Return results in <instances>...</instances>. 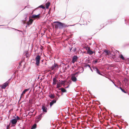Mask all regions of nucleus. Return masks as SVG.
<instances>
[{"label":"nucleus","mask_w":129,"mask_h":129,"mask_svg":"<svg viewBox=\"0 0 129 129\" xmlns=\"http://www.w3.org/2000/svg\"><path fill=\"white\" fill-rule=\"evenodd\" d=\"M58 90H61L63 93L66 92H67V90L62 87L58 88Z\"/></svg>","instance_id":"18"},{"label":"nucleus","mask_w":129,"mask_h":129,"mask_svg":"<svg viewBox=\"0 0 129 129\" xmlns=\"http://www.w3.org/2000/svg\"><path fill=\"white\" fill-rule=\"evenodd\" d=\"M42 110L44 114H45V113H46L47 112V109L46 107L44 105H42Z\"/></svg>","instance_id":"9"},{"label":"nucleus","mask_w":129,"mask_h":129,"mask_svg":"<svg viewBox=\"0 0 129 129\" xmlns=\"http://www.w3.org/2000/svg\"><path fill=\"white\" fill-rule=\"evenodd\" d=\"M40 59L41 57L39 55H37L36 57V64L37 66H39Z\"/></svg>","instance_id":"6"},{"label":"nucleus","mask_w":129,"mask_h":129,"mask_svg":"<svg viewBox=\"0 0 129 129\" xmlns=\"http://www.w3.org/2000/svg\"><path fill=\"white\" fill-rule=\"evenodd\" d=\"M124 81L125 83L126 84L127 83L128 81V79L126 78H124Z\"/></svg>","instance_id":"27"},{"label":"nucleus","mask_w":129,"mask_h":129,"mask_svg":"<svg viewBox=\"0 0 129 129\" xmlns=\"http://www.w3.org/2000/svg\"><path fill=\"white\" fill-rule=\"evenodd\" d=\"M54 23H56V24H54L55 28L56 29H57L59 28V29H61L63 27H66L67 26V25L64 24L58 21L55 22H54Z\"/></svg>","instance_id":"1"},{"label":"nucleus","mask_w":129,"mask_h":129,"mask_svg":"<svg viewBox=\"0 0 129 129\" xmlns=\"http://www.w3.org/2000/svg\"><path fill=\"white\" fill-rule=\"evenodd\" d=\"M33 21V20L31 19H30L29 21L27 23V24L29 25H31Z\"/></svg>","instance_id":"19"},{"label":"nucleus","mask_w":129,"mask_h":129,"mask_svg":"<svg viewBox=\"0 0 129 129\" xmlns=\"http://www.w3.org/2000/svg\"><path fill=\"white\" fill-rule=\"evenodd\" d=\"M53 81L57 82H58V80H57V79L55 78L54 77L52 79Z\"/></svg>","instance_id":"29"},{"label":"nucleus","mask_w":129,"mask_h":129,"mask_svg":"<svg viewBox=\"0 0 129 129\" xmlns=\"http://www.w3.org/2000/svg\"><path fill=\"white\" fill-rule=\"evenodd\" d=\"M78 58L76 56H74L72 58V62L73 63H74L75 62L77 61Z\"/></svg>","instance_id":"12"},{"label":"nucleus","mask_w":129,"mask_h":129,"mask_svg":"<svg viewBox=\"0 0 129 129\" xmlns=\"http://www.w3.org/2000/svg\"><path fill=\"white\" fill-rule=\"evenodd\" d=\"M56 82H55V81L54 82V81H53L52 85L53 86L55 85H56Z\"/></svg>","instance_id":"33"},{"label":"nucleus","mask_w":129,"mask_h":129,"mask_svg":"<svg viewBox=\"0 0 129 129\" xmlns=\"http://www.w3.org/2000/svg\"><path fill=\"white\" fill-rule=\"evenodd\" d=\"M17 122V121H16L15 119H13V118L10 121V122L9 124L10 125V124L11 123L12 124V126H14L16 125Z\"/></svg>","instance_id":"7"},{"label":"nucleus","mask_w":129,"mask_h":129,"mask_svg":"<svg viewBox=\"0 0 129 129\" xmlns=\"http://www.w3.org/2000/svg\"><path fill=\"white\" fill-rule=\"evenodd\" d=\"M65 81L64 80H61V81L59 82V83L61 85L64 84V83H65Z\"/></svg>","instance_id":"24"},{"label":"nucleus","mask_w":129,"mask_h":129,"mask_svg":"<svg viewBox=\"0 0 129 129\" xmlns=\"http://www.w3.org/2000/svg\"><path fill=\"white\" fill-rule=\"evenodd\" d=\"M94 70H95V71H96L97 73H100V72L99 71V69L97 68H94Z\"/></svg>","instance_id":"30"},{"label":"nucleus","mask_w":129,"mask_h":129,"mask_svg":"<svg viewBox=\"0 0 129 129\" xmlns=\"http://www.w3.org/2000/svg\"><path fill=\"white\" fill-rule=\"evenodd\" d=\"M78 73H72L71 75L72 80L74 82H75L77 80L76 77L78 76L77 74Z\"/></svg>","instance_id":"3"},{"label":"nucleus","mask_w":129,"mask_h":129,"mask_svg":"<svg viewBox=\"0 0 129 129\" xmlns=\"http://www.w3.org/2000/svg\"><path fill=\"white\" fill-rule=\"evenodd\" d=\"M29 89V88H28L25 89L22 92V93L21 94L20 98H21L22 96H23V94H24L26 92L28 91Z\"/></svg>","instance_id":"16"},{"label":"nucleus","mask_w":129,"mask_h":129,"mask_svg":"<svg viewBox=\"0 0 129 129\" xmlns=\"http://www.w3.org/2000/svg\"><path fill=\"white\" fill-rule=\"evenodd\" d=\"M57 92L58 93H60V91H57Z\"/></svg>","instance_id":"42"},{"label":"nucleus","mask_w":129,"mask_h":129,"mask_svg":"<svg viewBox=\"0 0 129 129\" xmlns=\"http://www.w3.org/2000/svg\"><path fill=\"white\" fill-rule=\"evenodd\" d=\"M86 49L87 51V53L90 55H91L93 53V52L90 50V47H86Z\"/></svg>","instance_id":"8"},{"label":"nucleus","mask_w":129,"mask_h":129,"mask_svg":"<svg viewBox=\"0 0 129 129\" xmlns=\"http://www.w3.org/2000/svg\"><path fill=\"white\" fill-rule=\"evenodd\" d=\"M70 84H69L68 85V86L66 87H65L66 88H68L69 86V85H70Z\"/></svg>","instance_id":"39"},{"label":"nucleus","mask_w":129,"mask_h":129,"mask_svg":"<svg viewBox=\"0 0 129 129\" xmlns=\"http://www.w3.org/2000/svg\"><path fill=\"white\" fill-rule=\"evenodd\" d=\"M120 88H121V87H119V88L120 89Z\"/></svg>","instance_id":"51"},{"label":"nucleus","mask_w":129,"mask_h":129,"mask_svg":"<svg viewBox=\"0 0 129 129\" xmlns=\"http://www.w3.org/2000/svg\"><path fill=\"white\" fill-rule=\"evenodd\" d=\"M48 96L51 98H55V95L54 94H51L49 95Z\"/></svg>","instance_id":"23"},{"label":"nucleus","mask_w":129,"mask_h":129,"mask_svg":"<svg viewBox=\"0 0 129 129\" xmlns=\"http://www.w3.org/2000/svg\"><path fill=\"white\" fill-rule=\"evenodd\" d=\"M119 56L120 58L122 59L123 60H124L125 59L123 56L122 54L120 55Z\"/></svg>","instance_id":"26"},{"label":"nucleus","mask_w":129,"mask_h":129,"mask_svg":"<svg viewBox=\"0 0 129 129\" xmlns=\"http://www.w3.org/2000/svg\"><path fill=\"white\" fill-rule=\"evenodd\" d=\"M86 66H88L90 68V66L89 64H87L86 65Z\"/></svg>","instance_id":"40"},{"label":"nucleus","mask_w":129,"mask_h":129,"mask_svg":"<svg viewBox=\"0 0 129 129\" xmlns=\"http://www.w3.org/2000/svg\"><path fill=\"white\" fill-rule=\"evenodd\" d=\"M56 85V88H59L60 87L62 86L59 83V82H57Z\"/></svg>","instance_id":"20"},{"label":"nucleus","mask_w":129,"mask_h":129,"mask_svg":"<svg viewBox=\"0 0 129 129\" xmlns=\"http://www.w3.org/2000/svg\"><path fill=\"white\" fill-rule=\"evenodd\" d=\"M56 101L55 100H52L50 102L49 104L50 107H51L55 103H56Z\"/></svg>","instance_id":"14"},{"label":"nucleus","mask_w":129,"mask_h":129,"mask_svg":"<svg viewBox=\"0 0 129 129\" xmlns=\"http://www.w3.org/2000/svg\"><path fill=\"white\" fill-rule=\"evenodd\" d=\"M58 98L57 97H55V99L54 100H55L56 101H56L57 100H58Z\"/></svg>","instance_id":"35"},{"label":"nucleus","mask_w":129,"mask_h":129,"mask_svg":"<svg viewBox=\"0 0 129 129\" xmlns=\"http://www.w3.org/2000/svg\"><path fill=\"white\" fill-rule=\"evenodd\" d=\"M39 79V76L38 78V79Z\"/></svg>","instance_id":"46"},{"label":"nucleus","mask_w":129,"mask_h":129,"mask_svg":"<svg viewBox=\"0 0 129 129\" xmlns=\"http://www.w3.org/2000/svg\"><path fill=\"white\" fill-rule=\"evenodd\" d=\"M11 79V78L10 79H9L6 82L9 84V83L10 82V80Z\"/></svg>","instance_id":"34"},{"label":"nucleus","mask_w":129,"mask_h":129,"mask_svg":"<svg viewBox=\"0 0 129 129\" xmlns=\"http://www.w3.org/2000/svg\"><path fill=\"white\" fill-rule=\"evenodd\" d=\"M120 89L121 90L122 89V88H120Z\"/></svg>","instance_id":"49"},{"label":"nucleus","mask_w":129,"mask_h":129,"mask_svg":"<svg viewBox=\"0 0 129 129\" xmlns=\"http://www.w3.org/2000/svg\"><path fill=\"white\" fill-rule=\"evenodd\" d=\"M6 129H9L8 127H6Z\"/></svg>","instance_id":"50"},{"label":"nucleus","mask_w":129,"mask_h":129,"mask_svg":"<svg viewBox=\"0 0 129 129\" xmlns=\"http://www.w3.org/2000/svg\"><path fill=\"white\" fill-rule=\"evenodd\" d=\"M9 125H7V127H8H8L9 126Z\"/></svg>","instance_id":"44"},{"label":"nucleus","mask_w":129,"mask_h":129,"mask_svg":"<svg viewBox=\"0 0 129 129\" xmlns=\"http://www.w3.org/2000/svg\"><path fill=\"white\" fill-rule=\"evenodd\" d=\"M44 113H41L39 114L38 116H37L35 121L36 123H38L40 120H41L43 117V115Z\"/></svg>","instance_id":"4"},{"label":"nucleus","mask_w":129,"mask_h":129,"mask_svg":"<svg viewBox=\"0 0 129 129\" xmlns=\"http://www.w3.org/2000/svg\"><path fill=\"white\" fill-rule=\"evenodd\" d=\"M76 48H75L74 49V51H76Z\"/></svg>","instance_id":"43"},{"label":"nucleus","mask_w":129,"mask_h":129,"mask_svg":"<svg viewBox=\"0 0 129 129\" xmlns=\"http://www.w3.org/2000/svg\"><path fill=\"white\" fill-rule=\"evenodd\" d=\"M65 81V83H64V84L65 85H68L72 83V81L70 80H69L68 81L67 80H64Z\"/></svg>","instance_id":"17"},{"label":"nucleus","mask_w":129,"mask_h":129,"mask_svg":"<svg viewBox=\"0 0 129 129\" xmlns=\"http://www.w3.org/2000/svg\"><path fill=\"white\" fill-rule=\"evenodd\" d=\"M89 91V94H91L90 93V91Z\"/></svg>","instance_id":"45"},{"label":"nucleus","mask_w":129,"mask_h":129,"mask_svg":"<svg viewBox=\"0 0 129 129\" xmlns=\"http://www.w3.org/2000/svg\"><path fill=\"white\" fill-rule=\"evenodd\" d=\"M50 5V3L48 2L45 4V6L46 8L48 9V8L49 7Z\"/></svg>","instance_id":"22"},{"label":"nucleus","mask_w":129,"mask_h":129,"mask_svg":"<svg viewBox=\"0 0 129 129\" xmlns=\"http://www.w3.org/2000/svg\"><path fill=\"white\" fill-rule=\"evenodd\" d=\"M40 17V14H39L38 15H33L31 17L32 18L35 19H38Z\"/></svg>","instance_id":"11"},{"label":"nucleus","mask_w":129,"mask_h":129,"mask_svg":"<svg viewBox=\"0 0 129 129\" xmlns=\"http://www.w3.org/2000/svg\"><path fill=\"white\" fill-rule=\"evenodd\" d=\"M22 63V61H21L19 63V66H21V64Z\"/></svg>","instance_id":"41"},{"label":"nucleus","mask_w":129,"mask_h":129,"mask_svg":"<svg viewBox=\"0 0 129 129\" xmlns=\"http://www.w3.org/2000/svg\"><path fill=\"white\" fill-rule=\"evenodd\" d=\"M39 8H42L43 9H45V7L44 6H43L42 5H41L40 6H39Z\"/></svg>","instance_id":"32"},{"label":"nucleus","mask_w":129,"mask_h":129,"mask_svg":"<svg viewBox=\"0 0 129 129\" xmlns=\"http://www.w3.org/2000/svg\"><path fill=\"white\" fill-rule=\"evenodd\" d=\"M50 73V74H52H52H54V73Z\"/></svg>","instance_id":"53"},{"label":"nucleus","mask_w":129,"mask_h":129,"mask_svg":"<svg viewBox=\"0 0 129 129\" xmlns=\"http://www.w3.org/2000/svg\"><path fill=\"white\" fill-rule=\"evenodd\" d=\"M121 91L122 92H123L125 93H127V92L125 91V90L124 89H122L121 90ZM127 93L128 94V95H129V93Z\"/></svg>","instance_id":"28"},{"label":"nucleus","mask_w":129,"mask_h":129,"mask_svg":"<svg viewBox=\"0 0 129 129\" xmlns=\"http://www.w3.org/2000/svg\"><path fill=\"white\" fill-rule=\"evenodd\" d=\"M13 119H15L16 121H17L18 120H21L20 118L17 115H16V114H15V116H13Z\"/></svg>","instance_id":"10"},{"label":"nucleus","mask_w":129,"mask_h":129,"mask_svg":"<svg viewBox=\"0 0 129 129\" xmlns=\"http://www.w3.org/2000/svg\"><path fill=\"white\" fill-rule=\"evenodd\" d=\"M104 52L105 55H109L111 54L110 51L106 50H104Z\"/></svg>","instance_id":"13"},{"label":"nucleus","mask_w":129,"mask_h":129,"mask_svg":"<svg viewBox=\"0 0 129 129\" xmlns=\"http://www.w3.org/2000/svg\"><path fill=\"white\" fill-rule=\"evenodd\" d=\"M98 59H96L95 60H93L92 62V63L93 64H96L97 62H98Z\"/></svg>","instance_id":"25"},{"label":"nucleus","mask_w":129,"mask_h":129,"mask_svg":"<svg viewBox=\"0 0 129 129\" xmlns=\"http://www.w3.org/2000/svg\"><path fill=\"white\" fill-rule=\"evenodd\" d=\"M26 56L27 57L28 56V54L27 53H26L25 54Z\"/></svg>","instance_id":"37"},{"label":"nucleus","mask_w":129,"mask_h":129,"mask_svg":"<svg viewBox=\"0 0 129 129\" xmlns=\"http://www.w3.org/2000/svg\"><path fill=\"white\" fill-rule=\"evenodd\" d=\"M114 85L116 87H117V88H119V87H118V86H117L116 85V84H114Z\"/></svg>","instance_id":"38"},{"label":"nucleus","mask_w":129,"mask_h":129,"mask_svg":"<svg viewBox=\"0 0 129 129\" xmlns=\"http://www.w3.org/2000/svg\"><path fill=\"white\" fill-rule=\"evenodd\" d=\"M37 127V124L36 123H34L31 128V129H35Z\"/></svg>","instance_id":"21"},{"label":"nucleus","mask_w":129,"mask_h":129,"mask_svg":"<svg viewBox=\"0 0 129 129\" xmlns=\"http://www.w3.org/2000/svg\"><path fill=\"white\" fill-rule=\"evenodd\" d=\"M63 95V93L62 92L61 93V95Z\"/></svg>","instance_id":"47"},{"label":"nucleus","mask_w":129,"mask_h":129,"mask_svg":"<svg viewBox=\"0 0 129 129\" xmlns=\"http://www.w3.org/2000/svg\"><path fill=\"white\" fill-rule=\"evenodd\" d=\"M124 75H125L126 76L128 77L129 78V73H124Z\"/></svg>","instance_id":"31"},{"label":"nucleus","mask_w":129,"mask_h":129,"mask_svg":"<svg viewBox=\"0 0 129 129\" xmlns=\"http://www.w3.org/2000/svg\"><path fill=\"white\" fill-rule=\"evenodd\" d=\"M8 84H9L6 82L2 85V88L3 89H5L8 85Z\"/></svg>","instance_id":"15"},{"label":"nucleus","mask_w":129,"mask_h":129,"mask_svg":"<svg viewBox=\"0 0 129 129\" xmlns=\"http://www.w3.org/2000/svg\"><path fill=\"white\" fill-rule=\"evenodd\" d=\"M47 107H48V105H47V106H46Z\"/></svg>","instance_id":"52"},{"label":"nucleus","mask_w":129,"mask_h":129,"mask_svg":"<svg viewBox=\"0 0 129 129\" xmlns=\"http://www.w3.org/2000/svg\"><path fill=\"white\" fill-rule=\"evenodd\" d=\"M120 89L121 90L122 89V88H120Z\"/></svg>","instance_id":"48"},{"label":"nucleus","mask_w":129,"mask_h":129,"mask_svg":"<svg viewBox=\"0 0 129 129\" xmlns=\"http://www.w3.org/2000/svg\"><path fill=\"white\" fill-rule=\"evenodd\" d=\"M58 68V65L54 63L53 66L50 68V69L52 70H53L55 72L57 70Z\"/></svg>","instance_id":"5"},{"label":"nucleus","mask_w":129,"mask_h":129,"mask_svg":"<svg viewBox=\"0 0 129 129\" xmlns=\"http://www.w3.org/2000/svg\"><path fill=\"white\" fill-rule=\"evenodd\" d=\"M99 74L102 75L103 76L105 77L106 78H108L110 81H111L113 83L114 85L115 84L114 82H113L111 79L110 78V77L111 76V73H110V74H108L109 73H98Z\"/></svg>","instance_id":"2"},{"label":"nucleus","mask_w":129,"mask_h":129,"mask_svg":"<svg viewBox=\"0 0 129 129\" xmlns=\"http://www.w3.org/2000/svg\"><path fill=\"white\" fill-rule=\"evenodd\" d=\"M56 95L57 96H58V98H59L60 96V95L56 93Z\"/></svg>","instance_id":"36"}]
</instances>
